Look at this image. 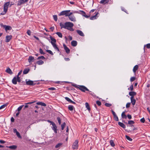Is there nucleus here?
I'll return each instance as SVG.
<instances>
[{
    "label": "nucleus",
    "instance_id": "6ab92c4d",
    "mask_svg": "<svg viewBox=\"0 0 150 150\" xmlns=\"http://www.w3.org/2000/svg\"><path fill=\"white\" fill-rule=\"evenodd\" d=\"M77 45V42L76 41H73L71 42V45L74 47L76 46Z\"/></svg>",
    "mask_w": 150,
    "mask_h": 150
},
{
    "label": "nucleus",
    "instance_id": "ddd939ff",
    "mask_svg": "<svg viewBox=\"0 0 150 150\" xmlns=\"http://www.w3.org/2000/svg\"><path fill=\"white\" fill-rule=\"evenodd\" d=\"M76 32L80 35L82 36H84V34L82 31L79 30H77Z\"/></svg>",
    "mask_w": 150,
    "mask_h": 150
},
{
    "label": "nucleus",
    "instance_id": "2eb2a0df",
    "mask_svg": "<svg viewBox=\"0 0 150 150\" xmlns=\"http://www.w3.org/2000/svg\"><path fill=\"white\" fill-rule=\"evenodd\" d=\"M131 103L133 105H134L135 103L136 100L133 98V97L132 96L131 97Z\"/></svg>",
    "mask_w": 150,
    "mask_h": 150
},
{
    "label": "nucleus",
    "instance_id": "6e6552de",
    "mask_svg": "<svg viewBox=\"0 0 150 150\" xmlns=\"http://www.w3.org/2000/svg\"><path fill=\"white\" fill-rule=\"evenodd\" d=\"M26 84L27 85H34L35 84L34 83L33 81L29 80L27 81V80H26Z\"/></svg>",
    "mask_w": 150,
    "mask_h": 150
},
{
    "label": "nucleus",
    "instance_id": "79ce46f5",
    "mask_svg": "<svg viewBox=\"0 0 150 150\" xmlns=\"http://www.w3.org/2000/svg\"><path fill=\"white\" fill-rule=\"evenodd\" d=\"M53 17L54 20L56 21H57V15H54L53 16Z\"/></svg>",
    "mask_w": 150,
    "mask_h": 150
},
{
    "label": "nucleus",
    "instance_id": "37998d69",
    "mask_svg": "<svg viewBox=\"0 0 150 150\" xmlns=\"http://www.w3.org/2000/svg\"><path fill=\"white\" fill-rule=\"evenodd\" d=\"M46 51L47 52L49 53H50V54H51L52 55H53V53L50 50H46Z\"/></svg>",
    "mask_w": 150,
    "mask_h": 150
},
{
    "label": "nucleus",
    "instance_id": "338daca9",
    "mask_svg": "<svg viewBox=\"0 0 150 150\" xmlns=\"http://www.w3.org/2000/svg\"><path fill=\"white\" fill-rule=\"evenodd\" d=\"M47 122L51 123L52 125H53V123H54V122H53L49 120H48Z\"/></svg>",
    "mask_w": 150,
    "mask_h": 150
},
{
    "label": "nucleus",
    "instance_id": "c756f323",
    "mask_svg": "<svg viewBox=\"0 0 150 150\" xmlns=\"http://www.w3.org/2000/svg\"><path fill=\"white\" fill-rule=\"evenodd\" d=\"M8 104V103H6V104H4V105H1L0 107V110L4 108L5 107H6L7 106Z\"/></svg>",
    "mask_w": 150,
    "mask_h": 150
},
{
    "label": "nucleus",
    "instance_id": "bf43d9fd",
    "mask_svg": "<svg viewBox=\"0 0 150 150\" xmlns=\"http://www.w3.org/2000/svg\"><path fill=\"white\" fill-rule=\"evenodd\" d=\"M146 46L147 48H150V43L146 44Z\"/></svg>",
    "mask_w": 150,
    "mask_h": 150
},
{
    "label": "nucleus",
    "instance_id": "393cba45",
    "mask_svg": "<svg viewBox=\"0 0 150 150\" xmlns=\"http://www.w3.org/2000/svg\"><path fill=\"white\" fill-rule=\"evenodd\" d=\"M122 117L123 118L126 119L127 118V116L125 114V112H123L121 115Z\"/></svg>",
    "mask_w": 150,
    "mask_h": 150
},
{
    "label": "nucleus",
    "instance_id": "e433bc0d",
    "mask_svg": "<svg viewBox=\"0 0 150 150\" xmlns=\"http://www.w3.org/2000/svg\"><path fill=\"white\" fill-rule=\"evenodd\" d=\"M56 34L60 38L62 37V33L60 32H57Z\"/></svg>",
    "mask_w": 150,
    "mask_h": 150
},
{
    "label": "nucleus",
    "instance_id": "13d9d810",
    "mask_svg": "<svg viewBox=\"0 0 150 150\" xmlns=\"http://www.w3.org/2000/svg\"><path fill=\"white\" fill-rule=\"evenodd\" d=\"M6 72L7 73L9 74V68L8 67L7 69L6 70Z\"/></svg>",
    "mask_w": 150,
    "mask_h": 150
},
{
    "label": "nucleus",
    "instance_id": "a878e982",
    "mask_svg": "<svg viewBox=\"0 0 150 150\" xmlns=\"http://www.w3.org/2000/svg\"><path fill=\"white\" fill-rule=\"evenodd\" d=\"M17 148V146L15 145H13L10 146V149H15Z\"/></svg>",
    "mask_w": 150,
    "mask_h": 150
},
{
    "label": "nucleus",
    "instance_id": "aec40b11",
    "mask_svg": "<svg viewBox=\"0 0 150 150\" xmlns=\"http://www.w3.org/2000/svg\"><path fill=\"white\" fill-rule=\"evenodd\" d=\"M118 125L122 127L125 128L126 127L125 125L122 123L119 122L118 123Z\"/></svg>",
    "mask_w": 150,
    "mask_h": 150
},
{
    "label": "nucleus",
    "instance_id": "a19ab883",
    "mask_svg": "<svg viewBox=\"0 0 150 150\" xmlns=\"http://www.w3.org/2000/svg\"><path fill=\"white\" fill-rule=\"evenodd\" d=\"M125 137H126V138L128 140L130 141H131L132 140V139L131 138H130L129 136H128L127 135H126Z\"/></svg>",
    "mask_w": 150,
    "mask_h": 150
},
{
    "label": "nucleus",
    "instance_id": "1a4fd4ad",
    "mask_svg": "<svg viewBox=\"0 0 150 150\" xmlns=\"http://www.w3.org/2000/svg\"><path fill=\"white\" fill-rule=\"evenodd\" d=\"M68 16H69V19L71 21H74V22L76 21L74 15H72V16L68 15Z\"/></svg>",
    "mask_w": 150,
    "mask_h": 150
},
{
    "label": "nucleus",
    "instance_id": "f257e3e1",
    "mask_svg": "<svg viewBox=\"0 0 150 150\" xmlns=\"http://www.w3.org/2000/svg\"><path fill=\"white\" fill-rule=\"evenodd\" d=\"M65 29L69 30L71 31H74V29L72 28L74 26V24L72 23L67 22L65 23Z\"/></svg>",
    "mask_w": 150,
    "mask_h": 150
},
{
    "label": "nucleus",
    "instance_id": "8fccbe9b",
    "mask_svg": "<svg viewBox=\"0 0 150 150\" xmlns=\"http://www.w3.org/2000/svg\"><path fill=\"white\" fill-rule=\"evenodd\" d=\"M57 120L59 124L60 125L61 123V120L60 118L59 117H58L57 118Z\"/></svg>",
    "mask_w": 150,
    "mask_h": 150
},
{
    "label": "nucleus",
    "instance_id": "39448f33",
    "mask_svg": "<svg viewBox=\"0 0 150 150\" xmlns=\"http://www.w3.org/2000/svg\"><path fill=\"white\" fill-rule=\"evenodd\" d=\"M78 141L77 140H76L75 142L73 143L72 146V148L73 149H77L78 148Z\"/></svg>",
    "mask_w": 150,
    "mask_h": 150
},
{
    "label": "nucleus",
    "instance_id": "680f3d73",
    "mask_svg": "<svg viewBox=\"0 0 150 150\" xmlns=\"http://www.w3.org/2000/svg\"><path fill=\"white\" fill-rule=\"evenodd\" d=\"M111 111L113 116L116 115L115 112L112 110H111Z\"/></svg>",
    "mask_w": 150,
    "mask_h": 150
},
{
    "label": "nucleus",
    "instance_id": "9d476101",
    "mask_svg": "<svg viewBox=\"0 0 150 150\" xmlns=\"http://www.w3.org/2000/svg\"><path fill=\"white\" fill-rule=\"evenodd\" d=\"M53 127H52V129L54 131V132L56 133H57V127L56 125L55 124L53 123V125H52Z\"/></svg>",
    "mask_w": 150,
    "mask_h": 150
},
{
    "label": "nucleus",
    "instance_id": "c85d7f7f",
    "mask_svg": "<svg viewBox=\"0 0 150 150\" xmlns=\"http://www.w3.org/2000/svg\"><path fill=\"white\" fill-rule=\"evenodd\" d=\"M108 2V0H102L100 1V3L104 4H105Z\"/></svg>",
    "mask_w": 150,
    "mask_h": 150
},
{
    "label": "nucleus",
    "instance_id": "dca6fc26",
    "mask_svg": "<svg viewBox=\"0 0 150 150\" xmlns=\"http://www.w3.org/2000/svg\"><path fill=\"white\" fill-rule=\"evenodd\" d=\"M98 14V13H96L95 15L91 17L90 18V19L91 20H93L94 19H96L97 17H98L97 15Z\"/></svg>",
    "mask_w": 150,
    "mask_h": 150
},
{
    "label": "nucleus",
    "instance_id": "7c9ffc66",
    "mask_svg": "<svg viewBox=\"0 0 150 150\" xmlns=\"http://www.w3.org/2000/svg\"><path fill=\"white\" fill-rule=\"evenodd\" d=\"M59 25L60 26H61V28H64L65 29V24H64L62 23H59Z\"/></svg>",
    "mask_w": 150,
    "mask_h": 150
},
{
    "label": "nucleus",
    "instance_id": "f3484780",
    "mask_svg": "<svg viewBox=\"0 0 150 150\" xmlns=\"http://www.w3.org/2000/svg\"><path fill=\"white\" fill-rule=\"evenodd\" d=\"M22 73V71H20L18 73L17 77V81L18 82H21V79H20V77H19V76L21 75Z\"/></svg>",
    "mask_w": 150,
    "mask_h": 150
},
{
    "label": "nucleus",
    "instance_id": "c03bdc74",
    "mask_svg": "<svg viewBox=\"0 0 150 150\" xmlns=\"http://www.w3.org/2000/svg\"><path fill=\"white\" fill-rule=\"evenodd\" d=\"M114 117L115 120L116 121H118V118L117 117V116L116 115L114 116Z\"/></svg>",
    "mask_w": 150,
    "mask_h": 150
},
{
    "label": "nucleus",
    "instance_id": "ea45409f",
    "mask_svg": "<svg viewBox=\"0 0 150 150\" xmlns=\"http://www.w3.org/2000/svg\"><path fill=\"white\" fill-rule=\"evenodd\" d=\"M134 122L132 120H129L128 122V124L129 125L134 124Z\"/></svg>",
    "mask_w": 150,
    "mask_h": 150
},
{
    "label": "nucleus",
    "instance_id": "de8ad7c7",
    "mask_svg": "<svg viewBox=\"0 0 150 150\" xmlns=\"http://www.w3.org/2000/svg\"><path fill=\"white\" fill-rule=\"evenodd\" d=\"M135 77H131L130 78V81L132 82L135 79Z\"/></svg>",
    "mask_w": 150,
    "mask_h": 150
},
{
    "label": "nucleus",
    "instance_id": "bb28decb",
    "mask_svg": "<svg viewBox=\"0 0 150 150\" xmlns=\"http://www.w3.org/2000/svg\"><path fill=\"white\" fill-rule=\"evenodd\" d=\"M5 41L6 42H8L9 41V36L7 35L6 36Z\"/></svg>",
    "mask_w": 150,
    "mask_h": 150
},
{
    "label": "nucleus",
    "instance_id": "0eeeda50",
    "mask_svg": "<svg viewBox=\"0 0 150 150\" xmlns=\"http://www.w3.org/2000/svg\"><path fill=\"white\" fill-rule=\"evenodd\" d=\"M0 25L1 27L5 28V30L6 32H7V31L8 30H9V26L4 25L2 23Z\"/></svg>",
    "mask_w": 150,
    "mask_h": 150
},
{
    "label": "nucleus",
    "instance_id": "4c0bfd02",
    "mask_svg": "<svg viewBox=\"0 0 150 150\" xmlns=\"http://www.w3.org/2000/svg\"><path fill=\"white\" fill-rule=\"evenodd\" d=\"M16 134L18 138L20 139H21L22 138L21 137V136L19 133L18 132H16Z\"/></svg>",
    "mask_w": 150,
    "mask_h": 150
},
{
    "label": "nucleus",
    "instance_id": "052dcab7",
    "mask_svg": "<svg viewBox=\"0 0 150 150\" xmlns=\"http://www.w3.org/2000/svg\"><path fill=\"white\" fill-rule=\"evenodd\" d=\"M127 116L129 119H131L132 118V116L130 115H128Z\"/></svg>",
    "mask_w": 150,
    "mask_h": 150
},
{
    "label": "nucleus",
    "instance_id": "0e129e2a",
    "mask_svg": "<svg viewBox=\"0 0 150 150\" xmlns=\"http://www.w3.org/2000/svg\"><path fill=\"white\" fill-rule=\"evenodd\" d=\"M130 90H131V91H132V90H133V85H131V86H130Z\"/></svg>",
    "mask_w": 150,
    "mask_h": 150
},
{
    "label": "nucleus",
    "instance_id": "49530a36",
    "mask_svg": "<svg viewBox=\"0 0 150 150\" xmlns=\"http://www.w3.org/2000/svg\"><path fill=\"white\" fill-rule=\"evenodd\" d=\"M45 59V57L43 56L39 57H38V58L37 59Z\"/></svg>",
    "mask_w": 150,
    "mask_h": 150
},
{
    "label": "nucleus",
    "instance_id": "09e8293b",
    "mask_svg": "<svg viewBox=\"0 0 150 150\" xmlns=\"http://www.w3.org/2000/svg\"><path fill=\"white\" fill-rule=\"evenodd\" d=\"M65 98L67 100L68 102H70L71 101V100L68 97H66Z\"/></svg>",
    "mask_w": 150,
    "mask_h": 150
},
{
    "label": "nucleus",
    "instance_id": "20e7f679",
    "mask_svg": "<svg viewBox=\"0 0 150 150\" xmlns=\"http://www.w3.org/2000/svg\"><path fill=\"white\" fill-rule=\"evenodd\" d=\"M70 11V10L64 11H62L59 14V16H61L65 15V16H68V13Z\"/></svg>",
    "mask_w": 150,
    "mask_h": 150
},
{
    "label": "nucleus",
    "instance_id": "a18cd8bd",
    "mask_svg": "<svg viewBox=\"0 0 150 150\" xmlns=\"http://www.w3.org/2000/svg\"><path fill=\"white\" fill-rule=\"evenodd\" d=\"M40 52L41 54H44L45 53H44V52H43L42 50V49L40 48L39 49Z\"/></svg>",
    "mask_w": 150,
    "mask_h": 150
},
{
    "label": "nucleus",
    "instance_id": "864d4df0",
    "mask_svg": "<svg viewBox=\"0 0 150 150\" xmlns=\"http://www.w3.org/2000/svg\"><path fill=\"white\" fill-rule=\"evenodd\" d=\"M130 104V103H127L126 105V108H128L129 107Z\"/></svg>",
    "mask_w": 150,
    "mask_h": 150
},
{
    "label": "nucleus",
    "instance_id": "58836bf2",
    "mask_svg": "<svg viewBox=\"0 0 150 150\" xmlns=\"http://www.w3.org/2000/svg\"><path fill=\"white\" fill-rule=\"evenodd\" d=\"M24 106V105H22L19 107L18 108V112L20 111L22 109L23 107Z\"/></svg>",
    "mask_w": 150,
    "mask_h": 150
},
{
    "label": "nucleus",
    "instance_id": "f8f14e48",
    "mask_svg": "<svg viewBox=\"0 0 150 150\" xmlns=\"http://www.w3.org/2000/svg\"><path fill=\"white\" fill-rule=\"evenodd\" d=\"M17 77H14L12 81V83L14 84H17Z\"/></svg>",
    "mask_w": 150,
    "mask_h": 150
},
{
    "label": "nucleus",
    "instance_id": "a211bd4d",
    "mask_svg": "<svg viewBox=\"0 0 150 150\" xmlns=\"http://www.w3.org/2000/svg\"><path fill=\"white\" fill-rule=\"evenodd\" d=\"M34 57H32V56H30L29 57V59H28V61L29 63H30L31 62H32L34 60Z\"/></svg>",
    "mask_w": 150,
    "mask_h": 150
},
{
    "label": "nucleus",
    "instance_id": "b1692460",
    "mask_svg": "<svg viewBox=\"0 0 150 150\" xmlns=\"http://www.w3.org/2000/svg\"><path fill=\"white\" fill-rule=\"evenodd\" d=\"M30 70L29 69H25L23 71V73L24 74H27Z\"/></svg>",
    "mask_w": 150,
    "mask_h": 150
},
{
    "label": "nucleus",
    "instance_id": "2f4dec72",
    "mask_svg": "<svg viewBox=\"0 0 150 150\" xmlns=\"http://www.w3.org/2000/svg\"><path fill=\"white\" fill-rule=\"evenodd\" d=\"M74 108V107L72 105H70L68 106V109L70 111L73 110Z\"/></svg>",
    "mask_w": 150,
    "mask_h": 150
},
{
    "label": "nucleus",
    "instance_id": "7ed1b4c3",
    "mask_svg": "<svg viewBox=\"0 0 150 150\" xmlns=\"http://www.w3.org/2000/svg\"><path fill=\"white\" fill-rule=\"evenodd\" d=\"M73 86L76 88L78 87L80 90L82 91L85 92V91H88L89 90L84 86H79V87H77L76 85H73Z\"/></svg>",
    "mask_w": 150,
    "mask_h": 150
},
{
    "label": "nucleus",
    "instance_id": "4468645a",
    "mask_svg": "<svg viewBox=\"0 0 150 150\" xmlns=\"http://www.w3.org/2000/svg\"><path fill=\"white\" fill-rule=\"evenodd\" d=\"M38 105H41L42 106L45 107L46 106L45 103L42 102H38L36 103Z\"/></svg>",
    "mask_w": 150,
    "mask_h": 150
},
{
    "label": "nucleus",
    "instance_id": "4be33fe9",
    "mask_svg": "<svg viewBox=\"0 0 150 150\" xmlns=\"http://www.w3.org/2000/svg\"><path fill=\"white\" fill-rule=\"evenodd\" d=\"M129 94L130 96H133L135 95L136 94V93L135 92L132 91L129 92Z\"/></svg>",
    "mask_w": 150,
    "mask_h": 150
},
{
    "label": "nucleus",
    "instance_id": "603ef678",
    "mask_svg": "<svg viewBox=\"0 0 150 150\" xmlns=\"http://www.w3.org/2000/svg\"><path fill=\"white\" fill-rule=\"evenodd\" d=\"M97 104L99 106H100L101 105V103L99 101H97L96 102Z\"/></svg>",
    "mask_w": 150,
    "mask_h": 150
},
{
    "label": "nucleus",
    "instance_id": "4d7b16f0",
    "mask_svg": "<svg viewBox=\"0 0 150 150\" xmlns=\"http://www.w3.org/2000/svg\"><path fill=\"white\" fill-rule=\"evenodd\" d=\"M140 121L144 123L145 122V120L143 118L140 120Z\"/></svg>",
    "mask_w": 150,
    "mask_h": 150
},
{
    "label": "nucleus",
    "instance_id": "423d86ee",
    "mask_svg": "<svg viewBox=\"0 0 150 150\" xmlns=\"http://www.w3.org/2000/svg\"><path fill=\"white\" fill-rule=\"evenodd\" d=\"M9 5V2H8L5 4L4 6V12L5 13L6 12L8 6Z\"/></svg>",
    "mask_w": 150,
    "mask_h": 150
},
{
    "label": "nucleus",
    "instance_id": "3c124183",
    "mask_svg": "<svg viewBox=\"0 0 150 150\" xmlns=\"http://www.w3.org/2000/svg\"><path fill=\"white\" fill-rule=\"evenodd\" d=\"M105 105L108 107L110 106L111 105V104L108 103H106L105 104Z\"/></svg>",
    "mask_w": 150,
    "mask_h": 150
},
{
    "label": "nucleus",
    "instance_id": "cd10ccee",
    "mask_svg": "<svg viewBox=\"0 0 150 150\" xmlns=\"http://www.w3.org/2000/svg\"><path fill=\"white\" fill-rule=\"evenodd\" d=\"M37 63L38 65H40L43 64L44 63V62L42 60H39L37 62Z\"/></svg>",
    "mask_w": 150,
    "mask_h": 150
},
{
    "label": "nucleus",
    "instance_id": "f704fd0d",
    "mask_svg": "<svg viewBox=\"0 0 150 150\" xmlns=\"http://www.w3.org/2000/svg\"><path fill=\"white\" fill-rule=\"evenodd\" d=\"M62 144L61 143H58L56 145L55 147L56 148H59L60 147V146H61Z\"/></svg>",
    "mask_w": 150,
    "mask_h": 150
},
{
    "label": "nucleus",
    "instance_id": "c9c22d12",
    "mask_svg": "<svg viewBox=\"0 0 150 150\" xmlns=\"http://www.w3.org/2000/svg\"><path fill=\"white\" fill-rule=\"evenodd\" d=\"M66 125V123L65 122H64L63 124H62L61 125L62 129V130H63Z\"/></svg>",
    "mask_w": 150,
    "mask_h": 150
},
{
    "label": "nucleus",
    "instance_id": "473e14b6",
    "mask_svg": "<svg viewBox=\"0 0 150 150\" xmlns=\"http://www.w3.org/2000/svg\"><path fill=\"white\" fill-rule=\"evenodd\" d=\"M110 143L111 145L112 146H114L115 145L114 142L112 140H110Z\"/></svg>",
    "mask_w": 150,
    "mask_h": 150
},
{
    "label": "nucleus",
    "instance_id": "72a5a7b5",
    "mask_svg": "<svg viewBox=\"0 0 150 150\" xmlns=\"http://www.w3.org/2000/svg\"><path fill=\"white\" fill-rule=\"evenodd\" d=\"M23 4H24V3L23 2V1H22V0H21L18 2L17 4L18 5L20 6Z\"/></svg>",
    "mask_w": 150,
    "mask_h": 150
},
{
    "label": "nucleus",
    "instance_id": "5fc2aeb1",
    "mask_svg": "<svg viewBox=\"0 0 150 150\" xmlns=\"http://www.w3.org/2000/svg\"><path fill=\"white\" fill-rule=\"evenodd\" d=\"M48 90H55V88L54 87H51V88H49L48 89Z\"/></svg>",
    "mask_w": 150,
    "mask_h": 150
},
{
    "label": "nucleus",
    "instance_id": "412c9836",
    "mask_svg": "<svg viewBox=\"0 0 150 150\" xmlns=\"http://www.w3.org/2000/svg\"><path fill=\"white\" fill-rule=\"evenodd\" d=\"M138 66L137 65H135L133 68V71L134 73H135L136 70L138 69Z\"/></svg>",
    "mask_w": 150,
    "mask_h": 150
},
{
    "label": "nucleus",
    "instance_id": "5701e85b",
    "mask_svg": "<svg viewBox=\"0 0 150 150\" xmlns=\"http://www.w3.org/2000/svg\"><path fill=\"white\" fill-rule=\"evenodd\" d=\"M85 105L86 108L89 110L90 111L91 110L90 108L89 107L88 103H85Z\"/></svg>",
    "mask_w": 150,
    "mask_h": 150
},
{
    "label": "nucleus",
    "instance_id": "6e6d98bb",
    "mask_svg": "<svg viewBox=\"0 0 150 150\" xmlns=\"http://www.w3.org/2000/svg\"><path fill=\"white\" fill-rule=\"evenodd\" d=\"M31 33V31L29 30H28L27 32V33L29 35H30Z\"/></svg>",
    "mask_w": 150,
    "mask_h": 150
},
{
    "label": "nucleus",
    "instance_id": "e2e57ef3",
    "mask_svg": "<svg viewBox=\"0 0 150 150\" xmlns=\"http://www.w3.org/2000/svg\"><path fill=\"white\" fill-rule=\"evenodd\" d=\"M0 143L1 144H4L5 143V142L2 140H0Z\"/></svg>",
    "mask_w": 150,
    "mask_h": 150
},
{
    "label": "nucleus",
    "instance_id": "f03ea898",
    "mask_svg": "<svg viewBox=\"0 0 150 150\" xmlns=\"http://www.w3.org/2000/svg\"><path fill=\"white\" fill-rule=\"evenodd\" d=\"M50 38L51 40V44L52 45L54 48L56 50H57L58 51H59V50L58 47L57 46V45H56V40L50 36Z\"/></svg>",
    "mask_w": 150,
    "mask_h": 150
},
{
    "label": "nucleus",
    "instance_id": "9b49d317",
    "mask_svg": "<svg viewBox=\"0 0 150 150\" xmlns=\"http://www.w3.org/2000/svg\"><path fill=\"white\" fill-rule=\"evenodd\" d=\"M63 47L66 52L68 54L70 52V50L69 48L64 44H63Z\"/></svg>",
    "mask_w": 150,
    "mask_h": 150
},
{
    "label": "nucleus",
    "instance_id": "69168bd1",
    "mask_svg": "<svg viewBox=\"0 0 150 150\" xmlns=\"http://www.w3.org/2000/svg\"><path fill=\"white\" fill-rule=\"evenodd\" d=\"M13 132L15 133H16V132H18L17 131V129H13Z\"/></svg>",
    "mask_w": 150,
    "mask_h": 150
},
{
    "label": "nucleus",
    "instance_id": "774afa93",
    "mask_svg": "<svg viewBox=\"0 0 150 150\" xmlns=\"http://www.w3.org/2000/svg\"><path fill=\"white\" fill-rule=\"evenodd\" d=\"M14 119L13 117H12L11 118V122H14Z\"/></svg>",
    "mask_w": 150,
    "mask_h": 150
}]
</instances>
